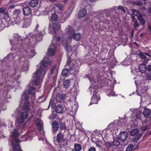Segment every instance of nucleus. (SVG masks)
Instances as JSON below:
<instances>
[{
	"label": "nucleus",
	"instance_id": "13",
	"mask_svg": "<svg viewBox=\"0 0 151 151\" xmlns=\"http://www.w3.org/2000/svg\"><path fill=\"white\" fill-rule=\"evenodd\" d=\"M23 12L24 15L27 16L31 13V10L29 7L26 6L23 8Z\"/></svg>",
	"mask_w": 151,
	"mask_h": 151
},
{
	"label": "nucleus",
	"instance_id": "53",
	"mask_svg": "<svg viewBox=\"0 0 151 151\" xmlns=\"http://www.w3.org/2000/svg\"><path fill=\"white\" fill-rule=\"evenodd\" d=\"M55 5L57 6L60 10H62L63 7V5L58 3L55 4Z\"/></svg>",
	"mask_w": 151,
	"mask_h": 151
},
{
	"label": "nucleus",
	"instance_id": "17",
	"mask_svg": "<svg viewBox=\"0 0 151 151\" xmlns=\"http://www.w3.org/2000/svg\"><path fill=\"white\" fill-rule=\"evenodd\" d=\"M91 99V101L90 105L94 104H97L98 101L100 99V98L97 97L96 95L93 94Z\"/></svg>",
	"mask_w": 151,
	"mask_h": 151
},
{
	"label": "nucleus",
	"instance_id": "18",
	"mask_svg": "<svg viewBox=\"0 0 151 151\" xmlns=\"http://www.w3.org/2000/svg\"><path fill=\"white\" fill-rule=\"evenodd\" d=\"M56 111L58 113H62L63 112V108L61 105H58L56 107Z\"/></svg>",
	"mask_w": 151,
	"mask_h": 151
},
{
	"label": "nucleus",
	"instance_id": "30",
	"mask_svg": "<svg viewBox=\"0 0 151 151\" xmlns=\"http://www.w3.org/2000/svg\"><path fill=\"white\" fill-rule=\"evenodd\" d=\"M139 132L138 129H133L129 132V133L131 136H134L136 135Z\"/></svg>",
	"mask_w": 151,
	"mask_h": 151
},
{
	"label": "nucleus",
	"instance_id": "5",
	"mask_svg": "<svg viewBox=\"0 0 151 151\" xmlns=\"http://www.w3.org/2000/svg\"><path fill=\"white\" fill-rule=\"evenodd\" d=\"M55 50V47L53 45L50 46L47 50L46 55L48 57L53 56L54 55Z\"/></svg>",
	"mask_w": 151,
	"mask_h": 151
},
{
	"label": "nucleus",
	"instance_id": "60",
	"mask_svg": "<svg viewBox=\"0 0 151 151\" xmlns=\"http://www.w3.org/2000/svg\"><path fill=\"white\" fill-rule=\"evenodd\" d=\"M146 76L147 78H148L149 79L151 80V73H146Z\"/></svg>",
	"mask_w": 151,
	"mask_h": 151
},
{
	"label": "nucleus",
	"instance_id": "37",
	"mask_svg": "<svg viewBox=\"0 0 151 151\" xmlns=\"http://www.w3.org/2000/svg\"><path fill=\"white\" fill-rule=\"evenodd\" d=\"M120 144V142L118 139H115L113 142V145L116 146H118Z\"/></svg>",
	"mask_w": 151,
	"mask_h": 151
},
{
	"label": "nucleus",
	"instance_id": "19",
	"mask_svg": "<svg viewBox=\"0 0 151 151\" xmlns=\"http://www.w3.org/2000/svg\"><path fill=\"white\" fill-rule=\"evenodd\" d=\"M137 19L141 25L143 26L145 25L146 21L145 19L143 18V15L142 14H139V16L137 17Z\"/></svg>",
	"mask_w": 151,
	"mask_h": 151
},
{
	"label": "nucleus",
	"instance_id": "21",
	"mask_svg": "<svg viewBox=\"0 0 151 151\" xmlns=\"http://www.w3.org/2000/svg\"><path fill=\"white\" fill-rule=\"evenodd\" d=\"M70 84L71 82L70 80H66L63 82V86L65 88H68L69 87Z\"/></svg>",
	"mask_w": 151,
	"mask_h": 151
},
{
	"label": "nucleus",
	"instance_id": "29",
	"mask_svg": "<svg viewBox=\"0 0 151 151\" xmlns=\"http://www.w3.org/2000/svg\"><path fill=\"white\" fill-rule=\"evenodd\" d=\"M74 149L75 151H80L81 150V146L78 143H75L74 145Z\"/></svg>",
	"mask_w": 151,
	"mask_h": 151
},
{
	"label": "nucleus",
	"instance_id": "59",
	"mask_svg": "<svg viewBox=\"0 0 151 151\" xmlns=\"http://www.w3.org/2000/svg\"><path fill=\"white\" fill-rule=\"evenodd\" d=\"M131 17L132 19V22L137 20L135 18V17L133 14H131Z\"/></svg>",
	"mask_w": 151,
	"mask_h": 151
},
{
	"label": "nucleus",
	"instance_id": "32",
	"mask_svg": "<svg viewBox=\"0 0 151 151\" xmlns=\"http://www.w3.org/2000/svg\"><path fill=\"white\" fill-rule=\"evenodd\" d=\"M70 74L69 70L66 68L63 69L62 72V74L63 76H66Z\"/></svg>",
	"mask_w": 151,
	"mask_h": 151
},
{
	"label": "nucleus",
	"instance_id": "57",
	"mask_svg": "<svg viewBox=\"0 0 151 151\" xmlns=\"http://www.w3.org/2000/svg\"><path fill=\"white\" fill-rule=\"evenodd\" d=\"M146 67V70H147L148 72L151 71V64L147 65Z\"/></svg>",
	"mask_w": 151,
	"mask_h": 151
},
{
	"label": "nucleus",
	"instance_id": "2",
	"mask_svg": "<svg viewBox=\"0 0 151 151\" xmlns=\"http://www.w3.org/2000/svg\"><path fill=\"white\" fill-rule=\"evenodd\" d=\"M56 141L59 144V146L61 147V145L60 144L63 143V146H65L67 145L68 142L66 138L64 137V134H62L61 132L58 133L56 137Z\"/></svg>",
	"mask_w": 151,
	"mask_h": 151
},
{
	"label": "nucleus",
	"instance_id": "31",
	"mask_svg": "<svg viewBox=\"0 0 151 151\" xmlns=\"http://www.w3.org/2000/svg\"><path fill=\"white\" fill-rule=\"evenodd\" d=\"M29 96L27 93H24L22 94V99L23 100H24L26 101H28Z\"/></svg>",
	"mask_w": 151,
	"mask_h": 151
},
{
	"label": "nucleus",
	"instance_id": "11",
	"mask_svg": "<svg viewBox=\"0 0 151 151\" xmlns=\"http://www.w3.org/2000/svg\"><path fill=\"white\" fill-rule=\"evenodd\" d=\"M52 129L53 133L56 132L59 129V123L56 120L54 121L52 124Z\"/></svg>",
	"mask_w": 151,
	"mask_h": 151
},
{
	"label": "nucleus",
	"instance_id": "50",
	"mask_svg": "<svg viewBox=\"0 0 151 151\" xmlns=\"http://www.w3.org/2000/svg\"><path fill=\"white\" fill-rule=\"evenodd\" d=\"M105 146L107 147V149H109L110 148L113 146L111 143L109 142H105Z\"/></svg>",
	"mask_w": 151,
	"mask_h": 151
},
{
	"label": "nucleus",
	"instance_id": "40",
	"mask_svg": "<svg viewBox=\"0 0 151 151\" xmlns=\"http://www.w3.org/2000/svg\"><path fill=\"white\" fill-rule=\"evenodd\" d=\"M133 3L134 4L139 6H142L143 4V2L142 0H140L139 1H134Z\"/></svg>",
	"mask_w": 151,
	"mask_h": 151
},
{
	"label": "nucleus",
	"instance_id": "56",
	"mask_svg": "<svg viewBox=\"0 0 151 151\" xmlns=\"http://www.w3.org/2000/svg\"><path fill=\"white\" fill-rule=\"evenodd\" d=\"M122 63L124 65H128L130 64V62H129L127 60H125Z\"/></svg>",
	"mask_w": 151,
	"mask_h": 151
},
{
	"label": "nucleus",
	"instance_id": "62",
	"mask_svg": "<svg viewBox=\"0 0 151 151\" xmlns=\"http://www.w3.org/2000/svg\"><path fill=\"white\" fill-rule=\"evenodd\" d=\"M40 122H41L39 118H36V124H38Z\"/></svg>",
	"mask_w": 151,
	"mask_h": 151
},
{
	"label": "nucleus",
	"instance_id": "44",
	"mask_svg": "<svg viewBox=\"0 0 151 151\" xmlns=\"http://www.w3.org/2000/svg\"><path fill=\"white\" fill-rule=\"evenodd\" d=\"M118 10H120L123 14H125L126 13V10L122 6H119L116 7Z\"/></svg>",
	"mask_w": 151,
	"mask_h": 151
},
{
	"label": "nucleus",
	"instance_id": "34",
	"mask_svg": "<svg viewBox=\"0 0 151 151\" xmlns=\"http://www.w3.org/2000/svg\"><path fill=\"white\" fill-rule=\"evenodd\" d=\"M142 135V134L140 133L135 137L133 139V141L134 142H137L140 138Z\"/></svg>",
	"mask_w": 151,
	"mask_h": 151
},
{
	"label": "nucleus",
	"instance_id": "25",
	"mask_svg": "<svg viewBox=\"0 0 151 151\" xmlns=\"http://www.w3.org/2000/svg\"><path fill=\"white\" fill-rule=\"evenodd\" d=\"M71 58L70 57H69L68 58H67V65H68L69 64H70V69L72 70H73L74 69V64H73L71 66L70 65L71 64H70V63L71 62Z\"/></svg>",
	"mask_w": 151,
	"mask_h": 151
},
{
	"label": "nucleus",
	"instance_id": "15",
	"mask_svg": "<svg viewBox=\"0 0 151 151\" xmlns=\"http://www.w3.org/2000/svg\"><path fill=\"white\" fill-rule=\"evenodd\" d=\"M28 4L32 7H35L39 4V1L38 0H31Z\"/></svg>",
	"mask_w": 151,
	"mask_h": 151
},
{
	"label": "nucleus",
	"instance_id": "16",
	"mask_svg": "<svg viewBox=\"0 0 151 151\" xmlns=\"http://www.w3.org/2000/svg\"><path fill=\"white\" fill-rule=\"evenodd\" d=\"M86 10L84 9H83L80 10L78 14V17L79 18H82L85 17L86 14Z\"/></svg>",
	"mask_w": 151,
	"mask_h": 151
},
{
	"label": "nucleus",
	"instance_id": "49",
	"mask_svg": "<svg viewBox=\"0 0 151 151\" xmlns=\"http://www.w3.org/2000/svg\"><path fill=\"white\" fill-rule=\"evenodd\" d=\"M13 149L14 151H22L21 149L20 146L18 145H17L16 147H13Z\"/></svg>",
	"mask_w": 151,
	"mask_h": 151
},
{
	"label": "nucleus",
	"instance_id": "54",
	"mask_svg": "<svg viewBox=\"0 0 151 151\" xmlns=\"http://www.w3.org/2000/svg\"><path fill=\"white\" fill-rule=\"evenodd\" d=\"M25 119L20 116V117L18 119V121L19 123H22L24 122Z\"/></svg>",
	"mask_w": 151,
	"mask_h": 151
},
{
	"label": "nucleus",
	"instance_id": "61",
	"mask_svg": "<svg viewBox=\"0 0 151 151\" xmlns=\"http://www.w3.org/2000/svg\"><path fill=\"white\" fill-rule=\"evenodd\" d=\"M88 151H96V149L95 147H91L88 149Z\"/></svg>",
	"mask_w": 151,
	"mask_h": 151
},
{
	"label": "nucleus",
	"instance_id": "47",
	"mask_svg": "<svg viewBox=\"0 0 151 151\" xmlns=\"http://www.w3.org/2000/svg\"><path fill=\"white\" fill-rule=\"evenodd\" d=\"M108 95L109 96H113L115 95L114 92L111 89H109L108 90Z\"/></svg>",
	"mask_w": 151,
	"mask_h": 151
},
{
	"label": "nucleus",
	"instance_id": "33",
	"mask_svg": "<svg viewBox=\"0 0 151 151\" xmlns=\"http://www.w3.org/2000/svg\"><path fill=\"white\" fill-rule=\"evenodd\" d=\"M106 15L108 17H111L112 16V12L111 10L108 9L106 10L104 12Z\"/></svg>",
	"mask_w": 151,
	"mask_h": 151
},
{
	"label": "nucleus",
	"instance_id": "39",
	"mask_svg": "<svg viewBox=\"0 0 151 151\" xmlns=\"http://www.w3.org/2000/svg\"><path fill=\"white\" fill-rule=\"evenodd\" d=\"M95 144L96 145V147L99 148L100 149H101V145L103 144V142L101 140L97 141L96 142Z\"/></svg>",
	"mask_w": 151,
	"mask_h": 151
},
{
	"label": "nucleus",
	"instance_id": "6",
	"mask_svg": "<svg viewBox=\"0 0 151 151\" xmlns=\"http://www.w3.org/2000/svg\"><path fill=\"white\" fill-rule=\"evenodd\" d=\"M65 31L69 35L70 38L73 37L75 33V30L74 28L70 25H68L66 27Z\"/></svg>",
	"mask_w": 151,
	"mask_h": 151
},
{
	"label": "nucleus",
	"instance_id": "3",
	"mask_svg": "<svg viewBox=\"0 0 151 151\" xmlns=\"http://www.w3.org/2000/svg\"><path fill=\"white\" fill-rule=\"evenodd\" d=\"M143 113L145 118L144 122H149V124H151V110L150 109L146 108L144 109Z\"/></svg>",
	"mask_w": 151,
	"mask_h": 151
},
{
	"label": "nucleus",
	"instance_id": "38",
	"mask_svg": "<svg viewBox=\"0 0 151 151\" xmlns=\"http://www.w3.org/2000/svg\"><path fill=\"white\" fill-rule=\"evenodd\" d=\"M20 116L25 119L28 116V112L27 111H24L21 114Z\"/></svg>",
	"mask_w": 151,
	"mask_h": 151
},
{
	"label": "nucleus",
	"instance_id": "4",
	"mask_svg": "<svg viewBox=\"0 0 151 151\" xmlns=\"http://www.w3.org/2000/svg\"><path fill=\"white\" fill-rule=\"evenodd\" d=\"M18 128L16 127L15 128V129L14 132H12V134L10 135V136L13 137L14 140V141L16 142V144H14L13 142H12V144L13 145V147H16L17 145H19V143L20 142V141L19 139L17 137V136L19 135V133L17 131Z\"/></svg>",
	"mask_w": 151,
	"mask_h": 151
},
{
	"label": "nucleus",
	"instance_id": "22",
	"mask_svg": "<svg viewBox=\"0 0 151 151\" xmlns=\"http://www.w3.org/2000/svg\"><path fill=\"white\" fill-rule=\"evenodd\" d=\"M151 124H149V122L148 124H147L145 126L141 127V131L143 132L146 131L150 128Z\"/></svg>",
	"mask_w": 151,
	"mask_h": 151
},
{
	"label": "nucleus",
	"instance_id": "10",
	"mask_svg": "<svg viewBox=\"0 0 151 151\" xmlns=\"http://www.w3.org/2000/svg\"><path fill=\"white\" fill-rule=\"evenodd\" d=\"M127 137V134L126 131L121 132L118 135V138L122 142H124Z\"/></svg>",
	"mask_w": 151,
	"mask_h": 151
},
{
	"label": "nucleus",
	"instance_id": "27",
	"mask_svg": "<svg viewBox=\"0 0 151 151\" xmlns=\"http://www.w3.org/2000/svg\"><path fill=\"white\" fill-rule=\"evenodd\" d=\"M58 17L57 14L54 13L52 14L50 18V20L52 22L53 21L56 22L58 19Z\"/></svg>",
	"mask_w": 151,
	"mask_h": 151
},
{
	"label": "nucleus",
	"instance_id": "7",
	"mask_svg": "<svg viewBox=\"0 0 151 151\" xmlns=\"http://www.w3.org/2000/svg\"><path fill=\"white\" fill-rule=\"evenodd\" d=\"M52 29L55 34L57 32L61 30L60 24V22H55L53 23Z\"/></svg>",
	"mask_w": 151,
	"mask_h": 151
},
{
	"label": "nucleus",
	"instance_id": "48",
	"mask_svg": "<svg viewBox=\"0 0 151 151\" xmlns=\"http://www.w3.org/2000/svg\"><path fill=\"white\" fill-rule=\"evenodd\" d=\"M142 113L140 111H139L137 112L136 116L137 118L138 119H140L141 118V116Z\"/></svg>",
	"mask_w": 151,
	"mask_h": 151
},
{
	"label": "nucleus",
	"instance_id": "9",
	"mask_svg": "<svg viewBox=\"0 0 151 151\" xmlns=\"http://www.w3.org/2000/svg\"><path fill=\"white\" fill-rule=\"evenodd\" d=\"M44 34L42 32H39L38 33L32 36V38L35 39L36 42L41 41L42 40V37Z\"/></svg>",
	"mask_w": 151,
	"mask_h": 151
},
{
	"label": "nucleus",
	"instance_id": "35",
	"mask_svg": "<svg viewBox=\"0 0 151 151\" xmlns=\"http://www.w3.org/2000/svg\"><path fill=\"white\" fill-rule=\"evenodd\" d=\"M29 107V104L28 102L26 101L24 102V104L22 106V108L23 109H28Z\"/></svg>",
	"mask_w": 151,
	"mask_h": 151
},
{
	"label": "nucleus",
	"instance_id": "8",
	"mask_svg": "<svg viewBox=\"0 0 151 151\" xmlns=\"http://www.w3.org/2000/svg\"><path fill=\"white\" fill-rule=\"evenodd\" d=\"M63 45L64 47V48L68 52H70L72 50V47L68 45V42L66 38L65 39H62Z\"/></svg>",
	"mask_w": 151,
	"mask_h": 151
},
{
	"label": "nucleus",
	"instance_id": "1",
	"mask_svg": "<svg viewBox=\"0 0 151 151\" xmlns=\"http://www.w3.org/2000/svg\"><path fill=\"white\" fill-rule=\"evenodd\" d=\"M48 58H47L44 57L41 63H40V68L39 70H36L33 76L35 78L34 81V83L35 86L39 85L40 83V78L42 75H45L46 71L45 68L48 65H50L52 63L51 60H48Z\"/></svg>",
	"mask_w": 151,
	"mask_h": 151
},
{
	"label": "nucleus",
	"instance_id": "42",
	"mask_svg": "<svg viewBox=\"0 0 151 151\" xmlns=\"http://www.w3.org/2000/svg\"><path fill=\"white\" fill-rule=\"evenodd\" d=\"M57 71L56 66L55 65L52 66L50 69V72L51 75L53 74L55 72Z\"/></svg>",
	"mask_w": 151,
	"mask_h": 151
},
{
	"label": "nucleus",
	"instance_id": "58",
	"mask_svg": "<svg viewBox=\"0 0 151 151\" xmlns=\"http://www.w3.org/2000/svg\"><path fill=\"white\" fill-rule=\"evenodd\" d=\"M4 27V25L3 23L1 22H0V31L3 29Z\"/></svg>",
	"mask_w": 151,
	"mask_h": 151
},
{
	"label": "nucleus",
	"instance_id": "52",
	"mask_svg": "<svg viewBox=\"0 0 151 151\" xmlns=\"http://www.w3.org/2000/svg\"><path fill=\"white\" fill-rule=\"evenodd\" d=\"M5 8L4 7H2L0 9V13L1 14H3L5 15V14H6V12H5Z\"/></svg>",
	"mask_w": 151,
	"mask_h": 151
},
{
	"label": "nucleus",
	"instance_id": "46",
	"mask_svg": "<svg viewBox=\"0 0 151 151\" xmlns=\"http://www.w3.org/2000/svg\"><path fill=\"white\" fill-rule=\"evenodd\" d=\"M138 55L139 57L142 59H144L146 58V56L144 55V53L142 52H139Z\"/></svg>",
	"mask_w": 151,
	"mask_h": 151
},
{
	"label": "nucleus",
	"instance_id": "63",
	"mask_svg": "<svg viewBox=\"0 0 151 151\" xmlns=\"http://www.w3.org/2000/svg\"><path fill=\"white\" fill-rule=\"evenodd\" d=\"M144 59H145L144 60V62L145 63H147L149 60V59L146 58V57L145 58H144Z\"/></svg>",
	"mask_w": 151,
	"mask_h": 151
},
{
	"label": "nucleus",
	"instance_id": "64",
	"mask_svg": "<svg viewBox=\"0 0 151 151\" xmlns=\"http://www.w3.org/2000/svg\"><path fill=\"white\" fill-rule=\"evenodd\" d=\"M15 6L14 5V4H12V5H11L10 6H9V8L10 9H12V8H14V7H15Z\"/></svg>",
	"mask_w": 151,
	"mask_h": 151
},
{
	"label": "nucleus",
	"instance_id": "55",
	"mask_svg": "<svg viewBox=\"0 0 151 151\" xmlns=\"http://www.w3.org/2000/svg\"><path fill=\"white\" fill-rule=\"evenodd\" d=\"M30 56L33 57L35 55V50L33 49H32L30 51Z\"/></svg>",
	"mask_w": 151,
	"mask_h": 151
},
{
	"label": "nucleus",
	"instance_id": "26",
	"mask_svg": "<svg viewBox=\"0 0 151 151\" xmlns=\"http://www.w3.org/2000/svg\"><path fill=\"white\" fill-rule=\"evenodd\" d=\"M67 129L65 123V122H60V130H65Z\"/></svg>",
	"mask_w": 151,
	"mask_h": 151
},
{
	"label": "nucleus",
	"instance_id": "43",
	"mask_svg": "<svg viewBox=\"0 0 151 151\" xmlns=\"http://www.w3.org/2000/svg\"><path fill=\"white\" fill-rule=\"evenodd\" d=\"M21 13V11L20 9H15L14 11L13 15L15 16H17Z\"/></svg>",
	"mask_w": 151,
	"mask_h": 151
},
{
	"label": "nucleus",
	"instance_id": "45",
	"mask_svg": "<svg viewBox=\"0 0 151 151\" xmlns=\"http://www.w3.org/2000/svg\"><path fill=\"white\" fill-rule=\"evenodd\" d=\"M134 147V145L132 144L129 145L126 148L125 151H131Z\"/></svg>",
	"mask_w": 151,
	"mask_h": 151
},
{
	"label": "nucleus",
	"instance_id": "23",
	"mask_svg": "<svg viewBox=\"0 0 151 151\" xmlns=\"http://www.w3.org/2000/svg\"><path fill=\"white\" fill-rule=\"evenodd\" d=\"M133 26V28L136 30H137L139 28L140 25L139 23L137 20L132 22Z\"/></svg>",
	"mask_w": 151,
	"mask_h": 151
},
{
	"label": "nucleus",
	"instance_id": "41",
	"mask_svg": "<svg viewBox=\"0 0 151 151\" xmlns=\"http://www.w3.org/2000/svg\"><path fill=\"white\" fill-rule=\"evenodd\" d=\"M73 36V38L75 40L78 41L80 39L81 37V35L80 33H76Z\"/></svg>",
	"mask_w": 151,
	"mask_h": 151
},
{
	"label": "nucleus",
	"instance_id": "12",
	"mask_svg": "<svg viewBox=\"0 0 151 151\" xmlns=\"http://www.w3.org/2000/svg\"><path fill=\"white\" fill-rule=\"evenodd\" d=\"M32 19L31 17L25 18L24 19V22L22 25L23 28H26L30 25L32 22Z\"/></svg>",
	"mask_w": 151,
	"mask_h": 151
},
{
	"label": "nucleus",
	"instance_id": "20",
	"mask_svg": "<svg viewBox=\"0 0 151 151\" xmlns=\"http://www.w3.org/2000/svg\"><path fill=\"white\" fill-rule=\"evenodd\" d=\"M35 89L34 86H31L28 90V93L29 94H31L34 96L35 94Z\"/></svg>",
	"mask_w": 151,
	"mask_h": 151
},
{
	"label": "nucleus",
	"instance_id": "24",
	"mask_svg": "<svg viewBox=\"0 0 151 151\" xmlns=\"http://www.w3.org/2000/svg\"><path fill=\"white\" fill-rule=\"evenodd\" d=\"M29 63L27 61H25L23 64L22 69L23 71H26L28 69Z\"/></svg>",
	"mask_w": 151,
	"mask_h": 151
},
{
	"label": "nucleus",
	"instance_id": "14",
	"mask_svg": "<svg viewBox=\"0 0 151 151\" xmlns=\"http://www.w3.org/2000/svg\"><path fill=\"white\" fill-rule=\"evenodd\" d=\"M146 66L145 64H140L138 67V70L141 73H143L146 71Z\"/></svg>",
	"mask_w": 151,
	"mask_h": 151
},
{
	"label": "nucleus",
	"instance_id": "28",
	"mask_svg": "<svg viewBox=\"0 0 151 151\" xmlns=\"http://www.w3.org/2000/svg\"><path fill=\"white\" fill-rule=\"evenodd\" d=\"M63 99V96L62 94L58 93L56 96V101L58 102H60L62 101Z\"/></svg>",
	"mask_w": 151,
	"mask_h": 151
},
{
	"label": "nucleus",
	"instance_id": "51",
	"mask_svg": "<svg viewBox=\"0 0 151 151\" xmlns=\"http://www.w3.org/2000/svg\"><path fill=\"white\" fill-rule=\"evenodd\" d=\"M19 18L18 17H14L13 19L12 20H14V22L15 23H19L20 22V20L19 19Z\"/></svg>",
	"mask_w": 151,
	"mask_h": 151
},
{
	"label": "nucleus",
	"instance_id": "36",
	"mask_svg": "<svg viewBox=\"0 0 151 151\" xmlns=\"http://www.w3.org/2000/svg\"><path fill=\"white\" fill-rule=\"evenodd\" d=\"M132 12L133 14L136 16H137V17L139 16V15L140 14H142L139 12L137 10L135 9H132Z\"/></svg>",
	"mask_w": 151,
	"mask_h": 151
}]
</instances>
